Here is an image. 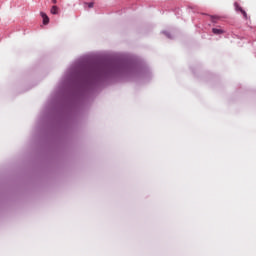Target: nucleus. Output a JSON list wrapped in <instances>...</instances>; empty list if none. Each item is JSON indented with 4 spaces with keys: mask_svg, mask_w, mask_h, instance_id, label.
<instances>
[{
    "mask_svg": "<svg viewBox=\"0 0 256 256\" xmlns=\"http://www.w3.org/2000/svg\"><path fill=\"white\" fill-rule=\"evenodd\" d=\"M40 15L43 19V25H49V16L45 12H41Z\"/></svg>",
    "mask_w": 256,
    "mask_h": 256,
    "instance_id": "1",
    "label": "nucleus"
},
{
    "mask_svg": "<svg viewBox=\"0 0 256 256\" xmlns=\"http://www.w3.org/2000/svg\"><path fill=\"white\" fill-rule=\"evenodd\" d=\"M50 12L52 13V15H57V13H59V7L52 6Z\"/></svg>",
    "mask_w": 256,
    "mask_h": 256,
    "instance_id": "3",
    "label": "nucleus"
},
{
    "mask_svg": "<svg viewBox=\"0 0 256 256\" xmlns=\"http://www.w3.org/2000/svg\"><path fill=\"white\" fill-rule=\"evenodd\" d=\"M212 19H215V17H214V16H212Z\"/></svg>",
    "mask_w": 256,
    "mask_h": 256,
    "instance_id": "7",
    "label": "nucleus"
},
{
    "mask_svg": "<svg viewBox=\"0 0 256 256\" xmlns=\"http://www.w3.org/2000/svg\"><path fill=\"white\" fill-rule=\"evenodd\" d=\"M85 5H88L89 9H93L95 4L93 2H90V3H85Z\"/></svg>",
    "mask_w": 256,
    "mask_h": 256,
    "instance_id": "5",
    "label": "nucleus"
},
{
    "mask_svg": "<svg viewBox=\"0 0 256 256\" xmlns=\"http://www.w3.org/2000/svg\"><path fill=\"white\" fill-rule=\"evenodd\" d=\"M52 3H54V4L57 3V0H52Z\"/></svg>",
    "mask_w": 256,
    "mask_h": 256,
    "instance_id": "6",
    "label": "nucleus"
},
{
    "mask_svg": "<svg viewBox=\"0 0 256 256\" xmlns=\"http://www.w3.org/2000/svg\"><path fill=\"white\" fill-rule=\"evenodd\" d=\"M212 33H214V35H223V33H225V30L220 28H213Z\"/></svg>",
    "mask_w": 256,
    "mask_h": 256,
    "instance_id": "2",
    "label": "nucleus"
},
{
    "mask_svg": "<svg viewBox=\"0 0 256 256\" xmlns=\"http://www.w3.org/2000/svg\"><path fill=\"white\" fill-rule=\"evenodd\" d=\"M237 11H240V13H242L244 19H247V12H245V10H243V8L237 7Z\"/></svg>",
    "mask_w": 256,
    "mask_h": 256,
    "instance_id": "4",
    "label": "nucleus"
}]
</instances>
